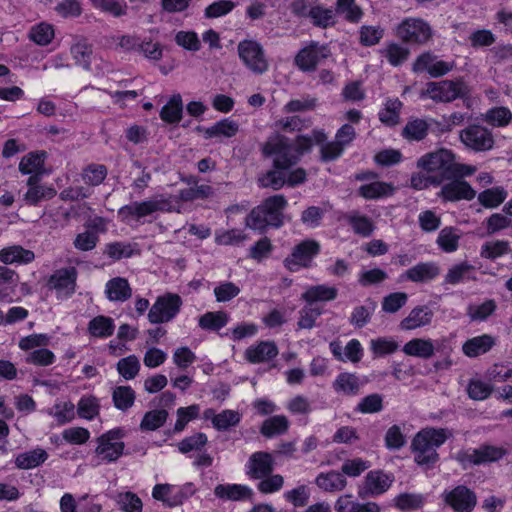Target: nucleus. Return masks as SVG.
Returning a JSON list of instances; mask_svg holds the SVG:
<instances>
[{
    "mask_svg": "<svg viewBox=\"0 0 512 512\" xmlns=\"http://www.w3.org/2000/svg\"><path fill=\"white\" fill-rule=\"evenodd\" d=\"M403 352L408 356L429 359L434 355L435 346L431 339L414 338L403 346Z\"/></svg>",
    "mask_w": 512,
    "mask_h": 512,
    "instance_id": "473e14b6",
    "label": "nucleus"
},
{
    "mask_svg": "<svg viewBox=\"0 0 512 512\" xmlns=\"http://www.w3.org/2000/svg\"><path fill=\"white\" fill-rule=\"evenodd\" d=\"M506 450L500 446L484 445L479 448L460 451L456 459L463 467L481 465L501 459Z\"/></svg>",
    "mask_w": 512,
    "mask_h": 512,
    "instance_id": "9d476101",
    "label": "nucleus"
},
{
    "mask_svg": "<svg viewBox=\"0 0 512 512\" xmlns=\"http://www.w3.org/2000/svg\"><path fill=\"white\" fill-rule=\"evenodd\" d=\"M440 274V269L433 262H422L408 269L404 276L412 282H428Z\"/></svg>",
    "mask_w": 512,
    "mask_h": 512,
    "instance_id": "c85d7f7f",
    "label": "nucleus"
},
{
    "mask_svg": "<svg viewBox=\"0 0 512 512\" xmlns=\"http://www.w3.org/2000/svg\"><path fill=\"white\" fill-rule=\"evenodd\" d=\"M114 321L110 317L97 316L93 318L88 324L89 333L97 338H107L114 332Z\"/></svg>",
    "mask_w": 512,
    "mask_h": 512,
    "instance_id": "c03bdc74",
    "label": "nucleus"
},
{
    "mask_svg": "<svg viewBox=\"0 0 512 512\" xmlns=\"http://www.w3.org/2000/svg\"><path fill=\"white\" fill-rule=\"evenodd\" d=\"M175 42L178 46L191 52H197L201 48V41L194 31H179L175 34Z\"/></svg>",
    "mask_w": 512,
    "mask_h": 512,
    "instance_id": "052dcab7",
    "label": "nucleus"
},
{
    "mask_svg": "<svg viewBox=\"0 0 512 512\" xmlns=\"http://www.w3.org/2000/svg\"><path fill=\"white\" fill-rule=\"evenodd\" d=\"M55 37L54 26L47 22H40L33 25L28 33V38L39 46H46Z\"/></svg>",
    "mask_w": 512,
    "mask_h": 512,
    "instance_id": "4c0bfd02",
    "label": "nucleus"
},
{
    "mask_svg": "<svg viewBox=\"0 0 512 512\" xmlns=\"http://www.w3.org/2000/svg\"><path fill=\"white\" fill-rule=\"evenodd\" d=\"M28 190L24 195V200L29 205H37L43 200H49L56 195V190L52 186L40 184L39 176L31 175L27 180Z\"/></svg>",
    "mask_w": 512,
    "mask_h": 512,
    "instance_id": "aec40b11",
    "label": "nucleus"
},
{
    "mask_svg": "<svg viewBox=\"0 0 512 512\" xmlns=\"http://www.w3.org/2000/svg\"><path fill=\"white\" fill-rule=\"evenodd\" d=\"M451 435V432L444 428H425L419 431L411 445L415 462L426 466L434 464L438 460L437 448Z\"/></svg>",
    "mask_w": 512,
    "mask_h": 512,
    "instance_id": "7ed1b4c3",
    "label": "nucleus"
},
{
    "mask_svg": "<svg viewBox=\"0 0 512 512\" xmlns=\"http://www.w3.org/2000/svg\"><path fill=\"white\" fill-rule=\"evenodd\" d=\"M100 405L94 396H85L78 402V414L81 418L92 420L99 414Z\"/></svg>",
    "mask_w": 512,
    "mask_h": 512,
    "instance_id": "0e129e2a",
    "label": "nucleus"
},
{
    "mask_svg": "<svg viewBox=\"0 0 512 512\" xmlns=\"http://www.w3.org/2000/svg\"><path fill=\"white\" fill-rule=\"evenodd\" d=\"M332 386L339 394L353 396L358 394L362 382L356 374L343 372L337 375Z\"/></svg>",
    "mask_w": 512,
    "mask_h": 512,
    "instance_id": "7c9ffc66",
    "label": "nucleus"
},
{
    "mask_svg": "<svg viewBox=\"0 0 512 512\" xmlns=\"http://www.w3.org/2000/svg\"><path fill=\"white\" fill-rule=\"evenodd\" d=\"M288 427V419L283 415H277L266 419L260 431L266 437H273L285 433Z\"/></svg>",
    "mask_w": 512,
    "mask_h": 512,
    "instance_id": "8fccbe9b",
    "label": "nucleus"
},
{
    "mask_svg": "<svg viewBox=\"0 0 512 512\" xmlns=\"http://www.w3.org/2000/svg\"><path fill=\"white\" fill-rule=\"evenodd\" d=\"M508 193L503 187H493L479 193L478 201L485 208H496L507 198Z\"/></svg>",
    "mask_w": 512,
    "mask_h": 512,
    "instance_id": "a18cd8bd",
    "label": "nucleus"
},
{
    "mask_svg": "<svg viewBox=\"0 0 512 512\" xmlns=\"http://www.w3.org/2000/svg\"><path fill=\"white\" fill-rule=\"evenodd\" d=\"M444 501L456 512H471L477 504L475 493L460 485L443 493Z\"/></svg>",
    "mask_w": 512,
    "mask_h": 512,
    "instance_id": "f3484780",
    "label": "nucleus"
},
{
    "mask_svg": "<svg viewBox=\"0 0 512 512\" xmlns=\"http://www.w3.org/2000/svg\"><path fill=\"white\" fill-rule=\"evenodd\" d=\"M247 474L255 479L267 476L273 470V459L269 453H253L246 464Z\"/></svg>",
    "mask_w": 512,
    "mask_h": 512,
    "instance_id": "4be33fe9",
    "label": "nucleus"
},
{
    "mask_svg": "<svg viewBox=\"0 0 512 512\" xmlns=\"http://www.w3.org/2000/svg\"><path fill=\"white\" fill-rule=\"evenodd\" d=\"M205 139H222L235 136L239 130L237 122L230 119H222L210 127L198 128Z\"/></svg>",
    "mask_w": 512,
    "mask_h": 512,
    "instance_id": "cd10ccee",
    "label": "nucleus"
},
{
    "mask_svg": "<svg viewBox=\"0 0 512 512\" xmlns=\"http://www.w3.org/2000/svg\"><path fill=\"white\" fill-rule=\"evenodd\" d=\"M337 296V289L327 285H316L309 287L303 294L302 299L307 304L313 305L316 302L330 301Z\"/></svg>",
    "mask_w": 512,
    "mask_h": 512,
    "instance_id": "f704fd0d",
    "label": "nucleus"
},
{
    "mask_svg": "<svg viewBox=\"0 0 512 512\" xmlns=\"http://www.w3.org/2000/svg\"><path fill=\"white\" fill-rule=\"evenodd\" d=\"M237 50L244 65L252 72L262 74L268 69V62L258 42L243 40L238 44Z\"/></svg>",
    "mask_w": 512,
    "mask_h": 512,
    "instance_id": "9b49d317",
    "label": "nucleus"
},
{
    "mask_svg": "<svg viewBox=\"0 0 512 512\" xmlns=\"http://www.w3.org/2000/svg\"><path fill=\"white\" fill-rule=\"evenodd\" d=\"M45 158V152H30L22 157L19 163V171L25 175L35 174L38 176L43 170Z\"/></svg>",
    "mask_w": 512,
    "mask_h": 512,
    "instance_id": "58836bf2",
    "label": "nucleus"
},
{
    "mask_svg": "<svg viewBox=\"0 0 512 512\" xmlns=\"http://www.w3.org/2000/svg\"><path fill=\"white\" fill-rule=\"evenodd\" d=\"M459 137L465 147L475 152L490 151L495 144L492 132L481 125L468 126L461 130Z\"/></svg>",
    "mask_w": 512,
    "mask_h": 512,
    "instance_id": "1a4fd4ad",
    "label": "nucleus"
},
{
    "mask_svg": "<svg viewBox=\"0 0 512 512\" xmlns=\"http://www.w3.org/2000/svg\"><path fill=\"white\" fill-rule=\"evenodd\" d=\"M433 319V312L427 306H417L400 322L402 330H415L429 325Z\"/></svg>",
    "mask_w": 512,
    "mask_h": 512,
    "instance_id": "bb28decb",
    "label": "nucleus"
},
{
    "mask_svg": "<svg viewBox=\"0 0 512 512\" xmlns=\"http://www.w3.org/2000/svg\"><path fill=\"white\" fill-rule=\"evenodd\" d=\"M496 344V338L489 334H482L468 339L462 345L464 355L475 358L489 352Z\"/></svg>",
    "mask_w": 512,
    "mask_h": 512,
    "instance_id": "b1692460",
    "label": "nucleus"
},
{
    "mask_svg": "<svg viewBox=\"0 0 512 512\" xmlns=\"http://www.w3.org/2000/svg\"><path fill=\"white\" fill-rule=\"evenodd\" d=\"M182 300L179 295L166 293L159 296L148 313V319L153 324L171 321L180 311Z\"/></svg>",
    "mask_w": 512,
    "mask_h": 512,
    "instance_id": "6e6552de",
    "label": "nucleus"
},
{
    "mask_svg": "<svg viewBox=\"0 0 512 512\" xmlns=\"http://www.w3.org/2000/svg\"><path fill=\"white\" fill-rule=\"evenodd\" d=\"M74 408L75 407L72 402L64 401L55 403V405L46 412L52 416L59 425H63L74 419Z\"/></svg>",
    "mask_w": 512,
    "mask_h": 512,
    "instance_id": "09e8293b",
    "label": "nucleus"
},
{
    "mask_svg": "<svg viewBox=\"0 0 512 512\" xmlns=\"http://www.w3.org/2000/svg\"><path fill=\"white\" fill-rule=\"evenodd\" d=\"M454 68V62L444 61L431 53H423L417 57L413 64L416 73L427 72L431 77L437 78L446 75Z\"/></svg>",
    "mask_w": 512,
    "mask_h": 512,
    "instance_id": "dca6fc26",
    "label": "nucleus"
},
{
    "mask_svg": "<svg viewBox=\"0 0 512 512\" xmlns=\"http://www.w3.org/2000/svg\"><path fill=\"white\" fill-rule=\"evenodd\" d=\"M397 35L408 43L425 44L432 37V29L422 19L407 18L399 24Z\"/></svg>",
    "mask_w": 512,
    "mask_h": 512,
    "instance_id": "f8f14e48",
    "label": "nucleus"
},
{
    "mask_svg": "<svg viewBox=\"0 0 512 512\" xmlns=\"http://www.w3.org/2000/svg\"><path fill=\"white\" fill-rule=\"evenodd\" d=\"M371 466L370 462L360 457L346 459L341 466V474L348 477H358L364 471L369 469Z\"/></svg>",
    "mask_w": 512,
    "mask_h": 512,
    "instance_id": "6e6d98bb",
    "label": "nucleus"
},
{
    "mask_svg": "<svg viewBox=\"0 0 512 512\" xmlns=\"http://www.w3.org/2000/svg\"><path fill=\"white\" fill-rule=\"evenodd\" d=\"M465 93L466 86L462 80H443L427 83L425 89L420 92V98L448 103L462 97Z\"/></svg>",
    "mask_w": 512,
    "mask_h": 512,
    "instance_id": "423d86ee",
    "label": "nucleus"
},
{
    "mask_svg": "<svg viewBox=\"0 0 512 512\" xmlns=\"http://www.w3.org/2000/svg\"><path fill=\"white\" fill-rule=\"evenodd\" d=\"M287 200L282 195L267 198L254 208L246 218V226L255 230H262L266 226L279 227L283 224V210Z\"/></svg>",
    "mask_w": 512,
    "mask_h": 512,
    "instance_id": "20e7f679",
    "label": "nucleus"
},
{
    "mask_svg": "<svg viewBox=\"0 0 512 512\" xmlns=\"http://www.w3.org/2000/svg\"><path fill=\"white\" fill-rule=\"evenodd\" d=\"M105 293L110 301L123 302L131 297L132 290L125 278L116 277L106 283Z\"/></svg>",
    "mask_w": 512,
    "mask_h": 512,
    "instance_id": "72a5a7b5",
    "label": "nucleus"
},
{
    "mask_svg": "<svg viewBox=\"0 0 512 512\" xmlns=\"http://www.w3.org/2000/svg\"><path fill=\"white\" fill-rule=\"evenodd\" d=\"M461 232L453 227L443 228L437 237V245L446 253L455 252L459 247Z\"/></svg>",
    "mask_w": 512,
    "mask_h": 512,
    "instance_id": "a19ab883",
    "label": "nucleus"
},
{
    "mask_svg": "<svg viewBox=\"0 0 512 512\" xmlns=\"http://www.w3.org/2000/svg\"><path fill=\"white\" fill-rule=\"evenodd\" d=\"M425 498L421 494L404 493L394 499V505L400 510H414L423 506Z\"/></svg>",
    "mask_w": 512,
    "mask_h": 512,
    "instance_id": "69168bd1",
    "label": "nucleus"
},
{
    "mask_svg": "<svg viewBox=\"0 0 512 512\" xmlns=\"http://www.w3.org/2000/svg\"><path fill=\"white\" fill-rule=\"evenodd\" d=\"M70 53L75 60L76 64L89 69L92 58V46L86 41H77L70 48Z\"/></svg>",
    "mask_w": 512,
    "mask_h": 512,
    "instance_id": "603ef678",
    "label": "nucleus"
},
{
    "mask_svg": "<svg viewBox=\"0 0 512 512\" xmlns=\"http://www.w3.org/2000/svg\"><path fill=\"white\" fill-rule=\"evenodd\" d=\"M380 53L388 60L393 66L401 65L409 55V50L397 43H390L386 45Z\"/></svg>",
    "mask_w": 512,
    "mask_h": 512,
    "instance_id": "5fc2aeb1",
    "label": "nucleus"
},
{
    "mask_svg": "<svg viewBox=\"0 0 512 512\" xmlns=\"http://www.w3.org/2000/svg\"><path fill=\"white\" fill-rule=\"evenodd\" d=\"M398 349V343L390 337L371 339L370 350L375 357L394 353Z\"/></svg>",
    "mask_w": 512,
    "mask_h": 512,
    "instance_id": "13d9d810",
    "label": "nucleus"
},
{
    "mask_svg": "<svg viewBox=\"0 0 512 512\" xmlns=\"http://www.w3.org/2000/svg\"><path fill=\"white\" fill-rule=\"evenodd\" d=\"M394 187L386 182L372 181L359 187V194L365 199H378L392 195Z\"/></svg>",
    "mask_w": 512,
    "mask_h": 512,
    "instance_id": "c9c22d12",
    "label": "nucleus"
},
{
    "mask_svg": "<svg viewBox=\"0 0 512 512\" xmlns=\"http://www.w3.org/2000/svg\"><path fill=\"white\" fill-rule=\"evenodd\" d=\"M496 309L493 300H486L480 304H471L467 308V315L473 321H483L490 316Z\"/></svg>",
    "mask_w": 512,
    "mask_h": 512,
    "instance_id": "680f3d73",
    "label": "nucleus"
},
{
    "mask_svg": "<svg viewBox=\"0 0 512 512\" xmlns=\"http://www.w3.org/2000/svg\"><path fill=\"white\" fill-rule=\"evenodd\" d=\"M483 119L493 127H505L512 120V112L507 107H494L486 111Z\"/></svg>",
    "mask_w": 512,
    "mask_h": 512,
    "instance_id": "de8ad7c7",
    "label": "nucleus"
},
{
    "mask_svg": "<svg viewBox=\"0 0 512 512\" xmlns=\"http://www.w3.org/2000/svg\"><path fill=\"white\" fill-rule=\"evenodd\" d=\"M229 321V315L223 311L207 312L199 318V326L205 330H219Z\"/></svg>",
    "mask_w": 512,
    "mask_h": 512,
    "instance_id": "864d4df0",
    "label": "nucleus"
},
{
    "mask_svg": "<svg viewBox=\"0 0 512 512\" xmlns=\"http://www.w3.org/2000/svg\"><path fill=\"white\" fill-rule=\"evenodd\" d=\"M393 476L381 470H373L367 473L358 495L361 498L375 497L385 493L393 483Z\"/></svg>",
    "mask_w": 512,
    "mask_h": 512,
    "instance_id": "2eb2a0df",
    "label": "nucleus"
},
{
    "mask_svg": "<svg viewBox=\"0 0 512 512\" xmlns=\"http://www.w3.org/2000/svg\"><path fill=\"white\" fill-rule=\"evenodd\" d=\"M319 252L320 244L317 241L304 240L293 248L292 253L284 260V265L292 272L298 271L308 267Z\"/></svg>",
    "mask_w": 512,
    "mask_h": 512,
    "instance_id": "ddd939ff",
    "label": "nucleus"
},
{
    "mask_svg": "<svg viewBox=\"0 0 512 512\" xmlns=\"http://www.w3.org/2000/svg\"><path fill=\"white\" fill-rule=\"evenodd\" d=\"M118 509L122 512H142L143 503L137 494L131 491H121L113 496Z\"/></svg>",
    "mask_w": 512,
    "mask_h": 512,
    "instance_id": "e433bc0d",
    "label": "nucleus"
},
{
    "mask_svg": "<svg viewBox=\"0 0 512 512\" xmlns=\"http://www.w3.org/2000/svg\"><path fill=\"white\" fill-rule=\"evenodd\" d=\"M401 107L402 103L398 99H388L379 112L380 121L387 126L398 124Z\"/></svg>",
    "mask_w": 512,
    "mask_h": 512,
    "instance_id": "3c124183",
    "label": "nucleus"
},
{
    "mask_svg": "<svg viewBox=\"0 0 512 512\" xmlns=\"http://www.w3.org/2000/svg\"><path fill=\"white\" fill-rule=\"evenodd\" d=\"M124 431L120 428L111 429L96 439L97 446L94 457L98 464L117 461L123 454L125 444L123 442Z\"/></svg>",
    "mask_w": 512,
    "mask_h": 512,
    "instance_id": "39448f33",
    "label": "nucleus"
},
{
    "mask_svg": "<svg viewBox=\"0 0 512 512\" xmlns=\"http://www.w3.org/2000/svg\"><path fill=\"white\" fill-rule=\"evenodd\" d=\"M152 497L158 501H162L168 506L177 505L176 485L157 484L153 487Z\"/></svg>",
    "mask_w": 512,
    "mask_h": 512,
    "instance_id": "4d7b16f0",
    "label": "nucleus"
},
{
    "mask_svg": "<svg viewBox=\"0 0 512 512\" xmlns=\"http://www.w3.org/2000/svg\"><path fill=\"white\" fill-rule=\"evenodd\" d=\"M329 55L330 51L327 46L311 43L298 52L295 57V63L302 71H313Z\"/></svg>",
    "mask_w": 512,
    "mask_h": 512,
    "instance_id": "a211bd4d",
    "label": "nucleus"
},
{
    "mask_svg": "<svg viewBox=\"0 0 512 512\" xmlns=\"http://www.w3.org/2000/svg\"><path fill=\"white\" fill-rule=\"evenodd\" d=\"M168 412L165 409H154L146 412L140 422L142 431H155L166 422Z\"/></svg>",
    "mask_w": 512,
    "mask_h": 512,
    "instance_id": "49530a36",
    "label": "nucleus"
},
{
    "mask_svg": "<svg viewBox=\"0 0 512 512\" xmlns=\"http://www.w3.org/2000/svg\"><path fill=\"white\" fill-rule=\"evenodd\" d=\"M183 103L180 94H174L160 111V118L166 123H178L182 118Z\"/></svg>",
    "mask_w": 512,
    "mask_h": 512,
    "instance_id": "ea45409f",
    "label": "nucleus"
},
{
    "mask_svg": "<svg viewBox=\"0 0 512 512\" xmlns=\"http://www.w3.org/2000/svg\"><path fill=\"white\" fill-rule=\"evenodd\" d=\"M107 176V169L103 165L92 164L82 172V179L88 187L73 186L61 192L62 199L78 200L91 194L90 187L100 185Z\"/></svg>",
    "mask_w": 512,
    "mask_h": 512,
    "instance_id": "0eeeda50",
    "label": "nucleus"
},
{
    "mask_svg": "<svg viewBox=\"0 0 512 512\" xmlns=\"http://www.w3.org/2000/svg\"><path fill=\"white\" fill-rule=\"evenodd\" d=\"M244 355L253 364L268 362L278 355V348L274 342L261 341L248 347Z\"/></svg>",
    "mask_w": 512,
    "mask_h": 512,
    "instance_id": "412c9836",
    "label": "nucleus"
},
{
    "mask_svg": "<svg viewBox=\"0 0 512 512\" xmlns=\"http://www.w3.org/2000/svg\"><path fill=\"white\" fill-rule=\"evenodd\" d=\"M316 485L325 492H338L345 489L347 480L337 471L320 473L315 479Z\"/></svg>",
    "mask_w": 512,
    "mask_h": 512,
    "instance_id": "2f4dec72",
    "label": "nucleus"
},
{
    "mask_svg": "<svg viewBox=\"0 0 512 512\" xmlns=\"http://www.w3.org/2000/svg\"><path fill=\"white\" fill-rule=\"evenodd\" d=\"M214 493L220 499L232 501L249 499L253 494L251 488L242 484H219Z\"/></svg>",
    "mask_w": 512,
    "mask_h": 512,
    "instance_id": "c756f323",
    "label": "nucleus"
},
{
    "mask_svg": "<svg viewBox=\"0 0 512 512\" xmlns=\"http://www.w3.org/2000/svg\"><path fill=\"white\" fill-rule=\"evenodd\" d=\"M452 151L438 149L421 156L416 163L418 172L411 176V186L417 190H423L430 186H439L449 178Z\"/></svg>",
    "mask_w": 512,
    "mask_h": 512,
    "instance_id": "f257e3e1",
    "label": "nucleus"
},
{
    "mask_svg": "<svg viewBox=\"0 0 512 512\" xmlns=\"http://www.w3.org/2000/svg\"><path fill=\"white\" fill-rule=\"evenodd\" d=\"M291 147L285 137L276 135L271 137L263 147L266 156H273L274 169L259 177L261 187H271L274 190L286 184V170L298 162V157H288Z\"/></svg>",
    "mask_w": 512,
    "mask_h": 512,
    "instance_id": "f03ea898",
    "label": "nucleus"
},
{
    "mask_svg": "<svg viewBox=\"0 0 512 512\" xmlns=\"http://www.w3.org/2000/svg\"><path fill=\"white\" fill-rule=\"evenodd\" d=\"M336 512H381V507L376 502L360 503L353 499L351 494H343L334 503Z\"/></svg>",
    "mask_w": 512,
    "mask_h": 512,
    "instance_id": "a878e982",
    "label": "nucleus"
},
{
    "mask_svg": "<svg viewBox=\"0 0 512 512\" xmlns=\"http://www.w3.org/2000/svg\"><path fill=\"white\" fill-rule=\"evenodd\" d=\"M325 139L326 135L322 130H313L310 136H298L294 144L287 142V144L291 147V150L287 153V156L298 157L299 160L304 153L311 150L314 144H320L324 142Z\"/></svg>",
    "mask_w": 512,
    "mask_h": 512,
    "instance_id": "393cba45",
    "label": "nucleus"
},
{
    "mask_svg": "<svg viewBox=\"0 0 512 512\" xmlns=\"http://www.w3.org/2000/svg\"><path fill=\"white\" fill-rule=\"evenodd\" d=\"M299 314L298 327L300 329H311L314 327L316 319L322 314V310L318 306L307 304Z\"/></svg>",
    "mask_w": 512,
    "mask_h": 512,
    "instance_id": "774afa93",
    "label": "nucleus"
},
{
    "mask_svg": "<svg viewBox=\"0 0 512 512\" xmlns=\"http://www.w3.org/2000/svg\"><path fill=\"white\" fill-rule=\"evenodd\" d=\"M34 259V252L20 245H10L0 249V262L5 265H26Z\"/></svg>",
    "mask_w": 512,
    "mask_h": 512,
    "instance_id": "5701e85b",
    "label": "nucleus"
},
{
    "mask_svg": "<svg viewBox=\"0 0 512 512\" xmlns=\"http://www.w3.org/2000/svg\"><path fill=\"white\" fill-rule=\"evenodd\" d=\"M473 267L466 263H458L453 265L445 276V283L456 285L469 278V274Z\"/></svg>",
    "mask_w": 512,
    "mask_h": 512,
    "instance_id": "e2e57ef3",
    "label": "nucleus"
},
{
    "mask_svg": "<svg viewBox=\"0 0 512 512\" xmlns=\"http://www.w3.org/2000/svg\"><path fill=\"white\" fill-rule=\"evenodd\" d=\"M445 201L472 200L476 196V191L471 185L463 180H453L445 184L438 193Z\"/></svg>",
    "mask_w": 512,
    "mask_h": 512,
    "instance_id": "6ab92c4d",
    "label": "nucleus"
},
{
    "mask_svg": "<svg viewBox=\"0 0 512 512\" xmlns=\"http://www.w3.org/2000/svg\"><path fill=\"white\" fill-rule=\"evenodd\" d=\"M136 393L130 386H117L113 389L112 400L114 406L121 411H127L135 402Z\"/></svg>",
    "mask_w": 512,
    "mask_h": 512,
    "instance_id": "37998d69",
    "label": "nucleus"
},
{
    "mask_svg": "<svg viewBox=\"0 0 512 512\" xmlns=\"http://www.w3.org/2000/svg\"><path fill=\"white\" fill-rule=\"evenodd\" d=\"M48 455L42 448H37L19 454L15 459V465L19 469H32L39 466L47 459Z\"/></svg>",
    "mask_w": 512,
    "mask_h": 512,
    "instance_id": "79ce46f5",
    "label": "nucleus"
},
{
    "mask_svg": "<svg viewBox=\"0 0 512 512\" xmlns=\"http://www.w3.org/2000/svg\"><path fill=\"white\" fill-rule=\"evenodd\" d=\"M140 370V362L134 355L122 358L117 363L118 373L126 380L136 377Z\"/></svg>",
    "mask_w": 512,
    "mask_h": 512,
    "instance_id": "bf43d9fd",
    "label": "nucleus"
},
{
    "mask_svg": "<svg viewBox=\"0 0 512 512\" xmlns=\"http://www.w3.org/2000/svg\"><path fill=\"white\" fill-rule=\"evenodd\" d=\"M428 130V124L425 120L414 119L409 121L403 129V136L408 140L423 139Z\"/></svg>",
    "mask_w": 512,
    "mask_h": 512,
    "instance_id": "338daca9",
    "label": "nucleus"
},
{
    "mask_svg": "<svg viewBox=\"0 0 512 512\" xmlns=\"http://www.w3.org/2000/svg\"><path fill=\"white\" fill-rule=\"evenodd\" d=\"M77 271L74 267L56 270L48 280V287L55 291L58 299L71 297L76 290Z\"/></svg>",
    "mask_w": 512,
    "mask_h": 512,
    "instance_id": "4468645a",
    "label": "nucleus"
}]
</instances>
